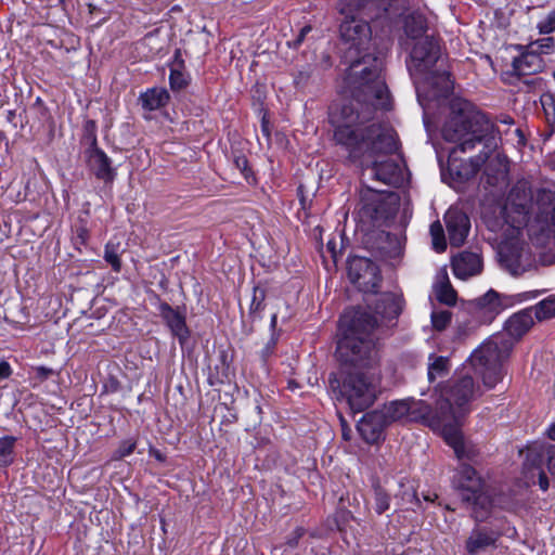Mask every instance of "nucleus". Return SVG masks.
I'll list each match as a JSON object with an SVG mask.
<instances>
[{"mask_svg": "<svg viewBox=\"0 0 555 555\" xmlns=\"http://www.w3.org/2000/svg\"><path fill=\"white\" fill-rule=\"evenodd\" d=\"M373 108L370 104L356 106L354 103L333 107L330 115L333 138L348 158L370 169L375 180L397 186L403 182V170L397 162L384 157L398 150V137L391 127L373 121Z\"/></svg>", "mask_w": 555, "mask_h": 555, "instance_id": "1", "label": "nucleus"}, {"mask_svg": "<svg viewBox=\"0 0 555 555\" xmlns=\"http://www.w3.org/2000/svg\"><path fill=\"white\" fill-rule=\"evenodd\" d=\"M363 0H343L340 13L346 16L339 27L340 38L347 50L345 60L349 63L344 83L351 96L347 103L356 106L370 104L375 109H389L391 98L383 76L384 56L372 50V30L367 22L353 16L363 9Z\"/></svg>", "mask_w": 555, "mask_h": 555, "instance_id": "2", "label": "nucleus"}, {"mask_svg": "<svg viewBox=\"0 0 555 555\" xmlns=\"http://www.w3.org/2000/svg\"><path fill=\"white\" fill-rule=\"evenodd\" d=\"M483 391L469 374L454 377L439 389V396L433 409L434 430L441 434L459 460H473L478 455L474 444L467 443L461 427L470 413V403L482 396Z\"/></svg>", "mask_w": 555, "mask_h": 555, "instance_id": "3", "label": "nucleus"}, {"mask_svg": "<svg viewBox=\"0 0 555 555\" xmlns=\"http://www.w3.org/2000/svg\"><path fill=\"white\" fill-rule=\"evenodd\" d=\"M532 323L530 313H515L506 322V333L491 336L472 353L469 363L487 390L493 389L503 379V362L513 349L512 338L522 336Z\"/></svg>", "mask_w": 555, "mask_h": 555, "instance_id": "4", "label": "nucleus"}, {"mask_svg": "<svg viewBox=\"0 0 555 555\" xmlns=\"http://www.w3.org/2000/svg\"><path fill=\"white\" fill-rule=\"evenodd\" d=\"M377 319L360 308L345 310L339 319L341 338L337 344V358L354 367H369L377 358L373 331Z\"/></svg>", "mask_w": 555, "mask_h": 555, "instance_id": "5", "label": "nucleus"}, {"mask_svg": "<svg viewBox=\"0 0 555 555\" xmlns=\"http://www.w3.org/2000/svg\"><path fill=\"white\" fill-rule=\"evenodd\" d=\"M451 114L442 128L446 141L456 143L450 152L455 157L457 152L465 153L475 147L476 143L485 142L487 149L496 146L495 127L474 105L463 99H453L450 104Z\"/></svg>", "mask_w": 555, "mask_h": 555, "instance_id": "6", "label": "nucleus"}, {"mask_svg": "<svg viewBox=\"0 0 555 555\" xmlns=\"http://www.w3.org/2000/svg\"><path fill=\"white\" fill-rule=\"evenodd\" d=\"M330 386L336 392L337 400H345L353 413L362 412L375 401V374L367 372H348L343 383L336 377L330 378Z\"/></svg>", "mask_w": 555, "mask_h": 555, "instance_id": "7", "label": "nucleus"}, {"mask_svg": "<svg viewBox=\"0 0 555 555\" xmlns=\"http://www.w3.org/2000/svg\"><path fill=\"white\" fill-rule=\"evenodd\" d=\"M545 462L548 472L555 475V444L535 442L528 447L524 463V474L528 486L538 481L542 491L548 489V479L543 469Z\"/></svg>", "mask_w": 555, "mask_h": 555, "instance_id": "8", "label": "nucleus"}, {"mask_svg": "<svg viewBox=\"0 0 555 555\" xmlns=\"http://www.w3.org/2000/svg\"><path fill=\"white\" fill-rule=\"evenodd\" d=\"M398 209V197L392 192L376 191L366 186L360 192V216L372 223L392 217Z\"/></svg>", "mask_w": 555, "mask_h": 555, "instance_id": "9", "label": "nucleus"}, {"mask_svg": "<svg viewBox=\"0 0 555 555\" xmlns=\"http://www.w3.org/2000/svg\"><path fill=\"white\" fill-rule=\"evenodd\" d=\"M376 412L383 415V420L387 425L401 421L421 422L434 430V425L431 424L433 408L422 400L393 401Z\"/></svg>", "mask_w": 555, "mask_h": 555, "instance_id": "10", "label": "nucleus"}, {"mask_svg": "<svg viewBox=\"0 0 555 555\" xmlns=\"http://www.w3.org/2000/svg\"><path fill=\"white\" fill-rule=\"evenodd\" d=\"M532 207V191L530 182L526 179L518 180L508 193L506 203L502 208L505 222L513 228H520L527 222V217Z\"/></svg>", "mask_w": 555, "mask_h": 555, "instance_id": "11", "label": "nucleus"}, {"mask_svg": "<svg viewBox=\"0 0 555 555\" xmlns=\"http://www.w3.org/2000/svg\"><path fill=\"white\" fill-rule=\"evenodd\" d=\"M539 292L524 293L517 295H504L490 289L483 296L476 299V308L479 318L485 323L492 322L503 310L513 307L517 302L534 298Z\"/></svg>", "mask_w": 555, "mask_h": 555, "instance_id": "12", "label": "nucleus"}, {"mask_svg": "<svg viewBox=\"0 0 555 555\" xmlns=\"http://www.w3.org/2000/svg\"><path fill=\"white\" fill-rule=\"evenodd\" d=\"M440 57V47L433 36L417 40L411 51L409 70L413 77L428 73Z\"/></svg>", "mask_w": 555, "mask_h": 555, "instance_id": "13", "label": "nucleus"}, {"mask_svg": "<svg viewBox=\"0 0 555 555\" xmlns=\"http://www.w3.org/2000/svg\"><path fill=\"white\" fill-rule=\"evenodd\" d=\"M453 485L459 490L462 501L469 503L474 495L483 491L486 485L469 465H461L453 477Z\"/></svg>", "mask_w": 555, "mask_h": 555, "instance_id": "14", "label": "nucleus"}, {"mask_svg": "<svg viewBox=\"0 0 555 555\" xmlns=\"http://www.w3.org/2000/svg\"><path fill=\"white\" fill-rule=\"evenodd\" d=\"M444 223L451 246H462L470 230V220L468 216L459 208L451 207L444 215Z\"/></svg>", "mask_w": 555, "mask_h": 555, "instance_id": "15", "label": "nucleus"}, {"mask_svg": "<svg viewBox=\"0 0 555 555\" xmlns=\"http://www.w3.org/2000/svg\"><path fill=\"white\" fill-rule=\"evenodd\" d=\"M158 310L159 315L170 330L171 334L178 337L179 341L183 344L190 336L185 312L180 308H172L167 302H160Z\"/></svg>", "mask_w": 555, "mask_h": 555, "instance_id": "16", "label": "nucleus"}, {"mask_svg": "<svg viewBox=\"0 0 555 555\" xmlns=\"http://www.w3.org/2000/svg\"><path fill=\"white\" fill-rule=\"evenodd\" d=\"M499 261L512 275H520L527 271L524 263L529 259V253L512 244H502L498 250Z\"/></svg>", "mask_w": 555, "mask_h": 555, "instance_id": "17", "label": "nucleus"}, {"mask_svg": "<svg viewBox=\"0 0 555 555\" xmlns=\"http://www.w3.org/2000/svg\"><path fill=\"white\" fill-rule=\"evenodd\" d=\"M501 534V531L476 526L465 542V548L470 555L485 552L490 547H495Z\"/></svg>", "mask_w": 555, "mask_h": 555, "instance_id": "18", "label": "nucleus"}, {"mask_svg": "<svg viewBox=\"0 0 555 555\" xmlns=\"http://www.w3.org/2000/svg\"><path fill=\"white\" fill-rule=\"evenodd\" d=\"M452 269L456 278H470L482 271L481 256L473 251H462L452 258Z\"/></svg>", "mask_w": 555, "mask_h": 555, "instance_id": "19", "label": "nucleus"}, {"mask_svg": "<svg viewBox=\"0 0 555 555\" xmlns=\"http://www.w3.org/2000/svg\"><path fill=\"white\" fill-rule=\"evenodd\" d=\"M88 162L95 177L104 182H112L115 177L114 169L111 166V159L106 154L96 147V140L93 139L92 147L89 150Z\"/></svg>", "mask_w": 555, "mask_h": 555, "instance_id": "20", "label": "nucleus"}, {"mask_svg": "<svg viewBox=\"0 0 555 555\" xmlns=\"http://www.w3.org/2000/svg\"><path fill=\"white\" fill-rule=\"evenodd\" d=\"M537 219L543 223L548 231L555 225V192L542 189L537 194Z\"/></svg>", "mask_w": 555, "mask_h": 555, "instance_id": "21", "label": "nucleus"}, {"mask_svg": "<svg viewBox=\"0 0 555 555\" xmlns=\"http://www.w3.org/2000/svg\"><path fill=\"white\" fill-rule=\"evenodd\" d=\"M386 426L383 415L373 411L362 416L358 423V430L365 441L373 443L379 439Z\"/></svg>", "mask_w": 555, "mask_h": 555, "instance_id": "22", "label": "nucleus"}, {"mask_svg": "<svg viewBox=\"0 0 555 555\" xmlns=\"http://www.w3.org/2000/svg\"><path fill=\"white\" fill-rule=\"evenodd\" d=\"M544 67V62L539 53L534 50L531 52L524 53L519 57L514 59L513 68L515 73L520 77L532 76L541 72Z\"/></svg>", "mask_w": 555, "mask_h": 555, "instance_id": "23", "label": "nucleus"}, {"mask_svg": "<svg viewBox=\"0 0 555 555\" xmlns=\"http://www.w3.org/2000/svg\"><path fill=\"white\" fill-rule=\"evenodd\" d=\"M348 278H377L379 267L370 258L353 256L347 262Z\"/></svg>", "mask_w": 555, "mask_h": 555, "instance_id": "24", "label": "nucleus"}, {"mask_svg": "<svg viewBox=\"0 0 555 555\" xmlns=\"http://www.w3.org/2000/svg\"><path fill=\"white\" fill-rule=\"evenodd\" d=\"M470 509V516L477 521L487 520L492 512L493 501L487 489L473 496L469 503H466Z\"/></svg>", "mask_w": 555, "mask_h": 555, "instance_id": "25", "label": "nucleus"}, {"mask_svg": "<svg viewBox=\"0 0 555 555\" xmlns=\"http://www.w3.org/2000/svg\"><path fill=\"white\" fill-rule=\"evenodd\" d=\"M508 173V159L506 156L496 154L486 166L488 183L492 185L505 184Z\"/></svg>", "mask_w": 555, "mask_h": 555, "instance_id": "26", "label": "nucleus"}, {"mask_svg": "<svg viewBox=\"0 0 555 555\" xmlns=\"http://www.w3.org/2000/svg\"><path fill=\"white\" fill-rule=\"evenodd\" d=\"M428 85L433 86L437 91L435 95L444 96L453 89V82L450 79V74L446 70H434L433 68L420 76Z\"/></svg>", "mask_w": 555, "mask_h": 555, "instance_id": "27", "label": "nucleus"}, {"mask_svg": "<svg viewBox=\"0 0 555 555\" xmlns=\"http://www.w3.org/2000/svg\"><path fill=\"white\" fill-rule=\"evenodd\" d=\"M403 28L409 38L417 41L425 37L427 21L423 14L413 12L405 16Z\"/></svg>", "mask_w": 555, "mask_h": 555, "instance_id": "28", "label": "nucleus"}, {"mask_svg": "<svg viewBox=\"0 0 555 555\" xmlns=\"http://www.w3.org/2000/svg\"><path fill=\"white\" fill-rule=\"evenodd\" d=\"M142 106L150 111L165 106L169 101V93L164 88H152L140 95Z\"/></svg>", "mask_w": 555, "mask_h": 555, "instance_id": "29", "label": "nucleus"}, {"mask_svg": "<svg viewBox=\"0 0 555 555\" xmlns=\"http://www.w3.org/2000/svg\"><path fill=\"white\" fill-rule=\"evenodd\" d=\"M436 299L443 305L454 306L456 304V292L450 283V280H440L434 285Z\"/></svg>", "mask_w": 555, "mask_h": 555, "instance_id": "30", "label": "nucleus"}, {"mask_svg": "<svg viewBox=\"0 0 555 555\" xmlns=\"http://www.w3.org/2000/svg\"><path fill=\"white\" fill-rule=\"evenodd\" d=\"M429 360L431 361L428 365L429 382L433 383L449 373L450 362L448 358L430 356Z\"/></svg>", "mask_w": 555, "mask_h": 555, "instance_id": "31", "label": "nucleus"}, {"mask_svg": "<svg viewBox=\"0 0 555 555\" xmlns=\"http://www.w3.org/2000/svg\"><path fill=\"white\" fill-rule=\"evenodd\" d=\"M535 318L540 321L555 318V295L538 302L534 307Z\"/></svg>", "mask_w": 555, "mask_h": 555, "instance_id": "32", "label": "nucleus"}, {"mask_svg": "<svg viewBox=\"0 0 555 555\" xmlns=\"http://www.w3.org/2000/svg\"><path fill=\"white\" fill-rule=\"evenodd\" d=\"M15 438L5 436L0 438V466H9L13 462Z\"/></svg>", "mask_w": 555, "mask_h": 555, "instance_id": "33", "label": "nucleus"}, {"mask_svg": "<svg viewBox=\"0 0 555 555\" xmlns=\"http://www.w3.org/2000/svg\"><path fill=\"white\" fill-rule=\"evenodd\" d=\"M124 249L120 248V243L108 242L105 246L104 259L112 266L114 271L119 272L121 268L120 254Z\"/></svg>", "mask_w": 555, "mask_h": 555, "instance_id": "34", "label": "nucleus"}, {"mask_svg": "<svg viewBox=\"0 0 555 555\" xmlns=\"http://www.w3.org/2000/svg\"><path fill=\"white\" fill-rule=\"evenodd\" d=\"M183 66L181 61L178 66L170 69L169 83L172 91H180L189 85V76L180 69Z\"/></svg>", "mask_w": 555, "mask_h": 555, "instance_id": "35", "label": "nucleus"}, {"mask_svg": "<svg viewBox=\"0 0 555 555\" xmlns=\"http://www.w3.org/2000/svg\"><path fill=\"white\" fill-rule=\"evenodd\" d=\"M429 232H430V236H431L433 248L437 253L444 251L447 248V241H446L444 231H443V228H442V224L440 223V221L433 222L430 225Z\"/></svg>", "mask_w": 555, "mask_h": 555, "instance_id": "36", "label": "nucleus"}, {"mask_svg": "<svg viewBox=\"0 0 555 555\" xmlns=\"http://www.w3.org/2000/svg\"><path fill=\"white\" fill-rule=\"evenodd\" d=\"M373 490H374V509H375L376 514L382 515L390 506V496L379 485H375Z\"/></svg>", "mask_w": 555, "mask_h": 555, "instance_id": "37", "label": "nucleus"}, {"mask_svg": "<svg viewBox=\"0 0 555 555\" xmlns=\"http://www.w3.org/2000/svg\"><path fill=\"white\" fill-rule=\"evenodd\" d=\"M430 320L434 330L438 332L444 331L451 323L452 312L449 310H435L431 312Z\"/></svg>", "mask_w": 555, "mask_h": 555, "instance_id": "38", "label": "nucleus"}, {"mask_svg": "<svg viewBox=\"0 0 555 555\" xmlns=\"http://www.w3.org/2000/svg\"><path fill=\"white\" fill-rule=\"evenodd\" d=\"M89 240V229L87 227L86 221L79 220V222L74 227L73 232V244L75 247L80 250L82 246L87 245Z\"/></svg>", "mask_w": 555, "mask_h": 555, "instance_id": "39", "label": "nucleus"}, {"mask_svg": "<svg viewBox=\"0 0 555 555\" xmlns=\"http://www.w3.org/2000/svg\"><path fill=\"white\" fill-rule=\"evenodd\" d=\"M488 158V153L481 152L475 158L470 159L469 166L465 169V172H460V176L464 179H469L474 177L479 171L481 165H483Z\"/></svg>", "mask_w": 555, "mask_h": 555, "instance_id": "40", "label": "nucleus"}, {"mask_svg": "<svg viewBox=\"0 0 555 555\" xmlns=\"http://www.w3.org/2000/svg\"><path fill=\"white\" fill-rule=\"evenodd\" d=\"M540 101L547 122H555V98L550 93H544L541 95Z\"/></svg>", "mask_w": 555, "mask_h": 555, "instance_id": "41", "label": "nucleus"}, {"mask_svg": "<svg viewBox=\"0 0 555 555\" xmlns=\"http://www.w3.org/2000/svg\"><path fill=\"white\" fill-rule=\"evenodd\" d=\"M137 447V441L132 439L125 440L120 443L118 449L114 452L113 460H121L130 455Z\"/></svg>", "mask_w": 555, "mask_h": 555, "instance_id": "42", "label": "nucleus"}, {"mask_svg": "<svg viewBox=\"0 0 555 555\" xmlns=\"http://www.w3.org/2000/svg\"><path fill=\"white\" fill-rule=\"evenodd\" d=\"M538 29L539 33L543 35L551 34L555 30V11L550 12L545 20L538 24Z\"/></svg>", "mask_w": 555, "mask_h": 555, "instance_id": "43", "label": "nucleus"}, {"mask_svg": "<svg viewBox=\"0 0 555 555\" xmlns=\"http://www.w3.org/2000/svg\"><path fill=\"white\" fill-rule=\"evenodd\" d=\"M264 298V289L259 286H253L250 309L254 311L260 310Z\"/></svg>", "mask_w": 555, "mask_h": 555, "instance_id": "44", "label": "nucleus"}, {"mask_svg": "<svg viewBox=\"0 0 555 555\" xmlns=\"http://www.w3.org/2000/svg\"><path fill=\"white\" fill-rule=\"evenodd\" d=\"M534 46H537V49L534 50L537 53H548V51L554 47V38L546 37L530 43L531 48Z\"/></svg>", "mask_w": 555, "mask_h": 555, "instance_id": "45", "label": "nucleus"}, {"mask_svg": "<svg viewBox=\"0 0 555 555\" xmlns=\"http://www.w3.org/2000/svg\"><path fill=\"white\" fill-rule=\"evenodd\" d=\"M339 254L340 251L337 249V243L335 240H330L326 244L325 250H321V255L324 258V260L328 256L333 260L334 264L337 263Z\"/></svg>", "mask_w": 555, "mask_h": 555, "instance_id": "46", "label": "nucleus"}, {"mask_svg": "<svg viewBox=\"0 0 555 555\" xmlns=\"http://www.w3.org/2000/svg\"><path fill=\"white\" fill-rule=\"evenodd\" d=\"M235 167L242 172V175L248 179L250 175V168L248 166V160L244 155L235 156L234 158Z\"/></svg>", "mask_w": 555, "mask_h": 555, "instance_id": "47", "label": "nucleus"}, {"mask_svg": "<svg viewBox=\"0 0 555 555\" xmlns=\"http://www.w3.org/2000/svg\"><path fill=\"white\" fill-rule=\"evenodd\" d=\"M33 372L35 374V378H37L39 382H43L54 374L52 369L43 365L33 367Z\"/></svg>", "mask_w": 555, "mask_h": 555, "instance_id": "48", "label": "nucleus"}, {"mask_svg": "<svg viewBox=\"0 0 555 555\" xmlns=\"http://www.w3.org/2000/svg\"><path fill=\"white\" fill-rule=\"evenodd\" d=\"M309 79L310 73L308 70H301L295 76L294 82L297 88L304 89L307 86Z\"/></svg>", "mask_w": 555, "mask_h": 555, "instance_id": "49", "label": "nucleus"}, {"mask_svg": "<svg viewBox=\"0 0 555 555\" xmlns=\"http://www.w3.org/2000/svg\"><path fill=\"white\" fill-rule=\"evenodd\" d=\"M311 31V26L307 25L305 27H302L297 36V38L295 39L294 41V48H298L301 42L304 41L305 37L307 36V34H309Z\"/></svg>", "mask_w": 555, "mask_h": 555, "instance_id": "50", "label": "nucleus"}, {"mask_svg": "<svg viewBox=\"0 0 555 555\" xmlns=\"http://www.w3.org/2000/svg\"><path fill=\"white\" fill-rule=\"evenodd\" d=\"M12 370L8 362H0V379L7 378L11 375Z\"/></svg>", "mask_w": 555, "mask_h": 555, "instance_id": "51", "label": "nucleus"}, {"mask_svg": "<svg viewBox=\"0 0 555 555\" xmlns=\"http://www.w3.org/2000/svg\"><path fill=\"white\" fill-rule=\"evenodd\" d=\"M524 83L532 88H541L543 86V80L541 78L532 77L524 79Z\"/></svg>", "mask_w": 555, "mask_h": 555, "instance_id": "52", "label": "nucleus"}, {"mask_svg": "<svg viewBox=\"0 0 555 555\" xmlns=\"http://www.w3.org/2000/svg\"><path fill=\"white\" fill-rule=\"evenodd\" d=\"M302 533H304L302 529H300V528L296 529L294 531V537L287 541V544L291 547H295L298 543L299 538L302 537Z\"/></svg>", "mask_w": 555, "mask_h": 555, "instance_id": "53", "label": "nucleus"}, {"mask_svg": "<svg viewBox=\"0 0 555 555\" xmlns=\"http://www.w3.org/2000/svg\"><path fill=\"white\" fill-rule=\"evenodd\" d=\"M150 455H152L153 457H155L159 462H164L165 461L164 454L159 450H157V449L151 448L150 449Z\"/></svg>", "mask_w": 555, "mask_h": 555, "instance_id": "54", "label": "nucleus"}, {"mask_svg": "<svg viewBox=\"0 0 555 555\" xmlns=\"http://www.w3.org/2000/svg\"><path fill=\"white\" fill-rule=\"evenodd\" d=\"M423 499L426 502L434 503L438 499V495L434 492H428L426 494H423Z\"/></svg>", "mask_w": 555, "mask_h": 555, "instance_id": "55", "label": "nucleus"}, {"mask_svg": "<svg viewBox=\"0 0 555 555\" xmlns=\"http://www.w3.org/2000/svg\"><path fill=\"white\" fill-rule=\"evenodd\" d=\"M262 130L267 137L270 135L269 128H268V121L264 118L262 119Z\"/></svg>", "mask_w": 555, "mask_h": 555, "instance_id": "56", "label": "nucleus"}, {"mask_svg": "<svg viewBox=\"0 0 555 555\" xmlns=\"http://www.w3.org/2000/svg\"><path fill=\"white\" fill-rule=\"evenodd\" d=\"M548 437L555 441V424L550 427Z\"/></svg>", "mask_w": 555, "mask_h": 555, "instance_id": "57", "label": "nucleus"}, {"mask_svg": "<svg viewBox=\"0 0 555 555\" xmlns=\"http://www.w3.org/2000/svg\"><path fill=\"white\" fill-rule=\"evenodd\" d=\"M271 350L269 347L266 348V350L263 351V357H268L270 354Z\"/></svg>", "mask_w": 555, "mask_h": 555, "instance_id": "58", "label": "nucleus"}, {"mask_svg": "<svg viewBox=\"0 0 555 555\" xmlns=\"http://www.w3.org/2000/svg\"><path fill=\"white\" fill-rule=\"evenodd\" d=\"M390 299H392V296H390V295H388V294L384 296V300H385V301H388V300H390Z\"/></svg>", "mask_w": 555, "mask_h": 555, "instance_id": "59", "label": "nucleus"}, {"mask_svg": "<svg viewBox=\"0 0 555 555\" xmlns=\"http://www.w3.org/2000/svg\"><path fill=\"white\" fill-rule=\"evenodd\" d=\"M412 496H413V499L416 501V503H420V500H418V498L416 496V493H413V494H412Z\"/></svg>", "mask_w": 555, "mask_h": 555, "instance_id": "60", "label": "nucleus"}, {"mask_svg": "<svg viewBox=\"0 0 555 555\" xmlns=\"http://www.w3.org/2000/svg\"><path fill=\"white\" fill-rule=\"evenodd\" d=\"M275 322H276V315H273V318H272V324L274 325V324H275Z\"/></svg>", "mask_w": 555, "mask_h": 555, "instance_id": "61", "label": "nucleus"}, {"mask_svg": "<svg viewBox=\"0 0 555 555\" xmlns=\"http://www.w3.org/2000/svg\"><path fill=\"white\" fill-rule=\"evenodd\" d=\"M553 77H554V79H555V72L553 73Z\"/></svg>", "mask_w": 555, "mask_h": 555, "instance_id": "62", "label": "nucleus"}]
</instances>
